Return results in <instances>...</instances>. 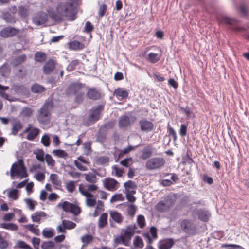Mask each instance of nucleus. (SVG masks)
Returning a JSON list of instances; mask_svg holds the SVG:
<instances>
[{"label":"nucleus","mask_w":249,"mask_h":249,"mask_svg":"<svg viewBox=\"0 0 249 249\" xmlns=\"http://www.w3.org/2000/svg\"><path fill=\"white\" fill-rule=\"evenodd\" d=\"M114 242L117 245L123 244L125 246H129V244L128 243V242H127L124 237L122 233L115 238Z\"/></svg>","instance_id":"obj_34"},{"label":"nucleus","mask_w":249,"mask_h":249,"mask_svg":"<svg viewBox=\"0 0 249 249\" xmlns=\"http://www.w3.org/2000/svg\"><path fill=\"white\" fill-rule=\"evenodd\" d=\"M31 90L35 93H41L45 90V88L37 83L34 84L31 87Z\"/></svg>","instance_id":"obj_31"},{"label":"nucleus","mask_w":249,"mask_h":249,"mask_svg":"<svg viewBox=\"0 0 249 249\" xmlns=\"http://www.w3.org/2000/svg\"><path fill=\"white\" fill-rule=\"evenodd\" d=\"M107 133L105 131L100 130L99 129V132L97 134V140L101 143H103L105 142L106 139Z\"/></svg>","instance_id":"obj_41"},{"label":"nucleus","mask_w":249,"mask_h":249,"mask_svg":"<svg viewBox=\"0 0 249 249\" xmlns=\"http://www.w3.org/2000/svg\"><path fill=\"white\" fill-rule=\"evenodd\" d=\"M93 240V237L90 234H86L83 236L81 238V241L85 245H87L88 244L92 242Z\"/></svg>","instance_id":"obj_49"},{"label":"nucleus","mask_w":249,"mask_h":249,"mask_svg":"<svg viewBox=\"0 0 249 249\" xmlns=\"http://www.w3.org/2000/svg\"><path fill=\"white\" fill-rule=\"evenodd\" d=\"M24 201L28 205V207L30 210H34L35 205L37 204L36 201H34L30 198H26L24 199Z\"/></svg>","instance_id":"obj_51"},{"label":"nucleus","mask_w":249,"mask_h":249,"mask_svg":"<svg viewBox=\"0 0 249 249\" xmlns=\"http://www.w3.org/2000/svg\"><path fill=\"white\" fill-rule=\"evenodd\" d=\"M193 214H196L198 218L203 222L208 221L211 216V213L204 208L194 210Z\"/></svg>","instance_id":"obj_10"},{"label":"nucleus","mask_w":249,"mask_h":249,"mask_svg":"<svg viewBox=\"0 0 249 249\" xmlns=\"http://www.w3.org/2000/svg\"><path fill=\"white\" fill-rule=\"evenodd\" d=\"M167 132L169 135L172 136L173 137L174 141H176L177 139L176 132L174 128L170 126L169 123L167 125Z\"/></svg>","instance_id":"obj_52"},{"label":"nucleus","mask_w":249,"mask_h":249,"mask_svg":"<svg viewBox=\"0 0 249 249\" xmlns=\"http://www.w3.org/2000/svg\"><path fill=\"white\" fill-rule=\"evenodd\" d=\"M63 225L64 228L66 229L71 230L74 229L76 224L74 222L69 220H63Z\"/></svg>","instance_id":"obj_45"},{"label":"nucleus","mask_w":249,"mask_h":249,"mask_svg":"<svg viewBox=\"0 0 249 249\" xmlns=\"http://www.w3.org/2000/svg\"><path fill=\"white\" fill-rule=\"evenodd\" d=\"M12 127L11 128V134L13 135H16L18 131L22 128V124L20 120L17 118H15L12 122Z\"/></svg>","instance_id":"obj_17"},{"label":"nucleus","mask_w":249,"mask_h":249,"mask_svg":"<svg viewBox=\"0 0 249 249\" xmlns=\"http://www.w3.org/2000/svg\"><path fill=\"white\" fill-rule=\"evenodd\" d=\"M165 160L160 157H153L147 160L145 168L148 170H155L161 168L164 165Z\"/></svg>","instance_id":"obj_4"},{"label":"nucleus","mask_w":249,"mask_h":249,"mask_svg":"<svg viewBox=\"0 0 249 249\" xmlns=\"http://www.w3.org/2000/svg\"><path fill=\"white\" fill-rule=\"evenodd\" d=\"M109 158L107 156H100L96 159V163L99 165H104L109 162Z\"/></svg>","instance_id":"obj_46"},{"label":"nucleus","mask_w":249,"mask_h":249,"mask_svg":"<svg viewBox=\"0 0 249 249\" xmlns=\"http://www.w3.org/2000/svg\"><path fill=\"white\" fill-rule=\"evenodd\" d=\"M42 235L46 238H50L54 235V233L52 230H47L46 229H44L42 231Z\"/></svg>","instance_id":"obj_62"},{"label":"nucleus","mask_w":249,"mask_h":249,"mask_svg":"<svg viewBox=\"0 0 249 249\" xmlns=\"http://www.w3.org/2000/svg\"><path fill=\"white\" fill-rule=\"evenodd\" d=\"M39 132V129L38 128L32 127L31 130L27 135V139L28 140L33 141L38 135Z\"/></svg>","instance_id":"obj_30"},{"label":"nucleus","mask_w":249,"mask_h":249,"mask_svg":"<svg viewBox=\"0 0 249 249\" xmlns=\"http://www.w3.org/2000/svg\"><path fill=\"white\" fill-rule=\"evenodd\" d=\"M49 15L51 19L55 22L62 21L64 17L70 21L74 20L76 18V12L73 0L60 2L57 5L56 11H51Z\"/></svg>","instance_id":"obj_1"},{"label":"nucleus","mask_w":249,"mask_h":249,"mask_svg":"<svg viewBox=\"0 0 249 249\" xmlns=\"http://www.w3.org/2000/svg\"><path fill=\"white\" fill-rule=\"evenodd\" d=\"M41 142L46 147H48L50 144V140L49 137L45 134L44 135L41 140Z\"/></svg>","instance_id":"obj_60"},{"label":"nucleus","mask_w":249,"mask_h":249,"mask_svg":"<svg viewBox=\"0 0 249 249\" xmlns=\"http://www.w3.org/2000/svg\"><path fill=\"white\" fill-rule=\"evenodd\" d=\"M107 217L108 215L107 213H102L100 216L99 217L98 220V227L100 228H103L104 227L107 223Z\"/></svg>","instance_id":"obj_28"},{"label":"nucleus","mask_w":249,"mask_h":249,"mask_svg":"<svg viewBox=\"0 0 249 249\" xmlns=\"http://www.w3.org/2000/svg\"><path fill=\"white\" fill-rule=\"evenodd\" d=\"M12 89L16 93L19 95H25L28 92V89L23 85H14Z\"/></svg>","instance_id":"obj_24"},{"label":"nucleus","mask_w":249,"mask_h":249,"mask_svg":"<svg viewBox=\"0 0 249 249\" xmlns=\"http://www.w3.org/2000/svg\"><path fill=\"white\" fill-rule=\"evenodd\" d=\"M118 124L121 128L129 126L131 125L130 117L125 115L121 116L119 119Z\"/></svg>","instance_id":"obj_23"},{"label":"nucleus","mask_w":249,"mask_h":249,"mask_svg":"<svg viewBox=\"0 0 249 249\" xmlns=\"http://www.w3.org/2000/svg\"><path fill=\"white\" fill-rule=\"evenodd\" d=\"M58 206H62L64 211L72 213L75 215H78L81 212L80 207L68 201H65L63 204L59 203Z\"/></svg>","instance_id":"obj_6"},{"label":"nucleus","mask_w":249,"mask_h":249,"mask_svg":"<svg viewBox=\"0 0 249 249\" xmlns=\"http://www.w3.org/2000/svg\"><path fill=\"white\" fill-rule=\"evenodd\" d=\"M181 227L183 231L189 234L194 235L196 232V225L190 220H183L181 222Z\"/></svg>","instance_id":"obj_7"},{"label":"nucleus","mask_w":249,"mask_h":249,"mask_svg":"<svg viewBox=\"0 0 249 249\" xmlns=\"http://www.w3.org/2000/svg\"><path fill=\"white\" fill-rule=\"evenodd\" d=\"M114 94L116 97H120L123 99L128 97L129 93L125 89L118 88L114 90Z\"/></svg>","instance_id":"obj_25"},{"label":"nucleus","mask_w":249,"mask_h":249,"mask_svg":"<svg viewBox=\"0 0 249 249\" xmlns=\"http://www.w3.org/2000/svg\"><path fill=\"white\" fill-rule=\"evenodd\" d=\"M11 71L10 65L7 62H5L0 67V75L2 77H9L11 73Z\"/></svg>","instance_id":"obj_19"},{"label":"nucleus","mask_w":249,"mask_h":249,"mask_svg":"<svg viewBox=\"0 0 249 249\" xmlns=\"http://www.w3.org/2000/svg\"><path fill=\"white\" fill-rule=\"evenodd\" d=\"M115 121L114 120H112L110 121H108L106 123H105L100 128L101 131H105L107 129H111L113 128L115 125Z\"/></svg>","instance_id":"obj_35"},{"label":"nucleus","mask_w":249,"mask_h":249,"mask_svg":"<svg viewBox=\"0 0 249 249\" xmlns=\"http://www.w3.org/2000/svg\"><path fill=\"white\" fill-rule=\"evenodd\" d=\"M83 175L85 176V179L87 181L90 183L95 182L96 176L95 175L91 173H89L88 174H84Z\"/></svg>","instance_id":"obj_50"},{"label":"nucleus","mask_w":249,"mask_h":249,"mask_svg":"<svg viewBox=\"0 0 249 249\" xmlns=\"http://www.w3.org/2000/svg\"><path fill=\"white\" fill-rule=\"evenodd\" d=\"M104 107L101 105L93 107L91 110L90 115L89 117V121L92 123H94L98 121L101 117V113Z\"/></svg>","instance_id":"obj_8"},{"label":"nucleus","mask_w":249,"mask_h":249,"mask_svg":"<svg viewBox=\"0 0 249 249\" xmlns=\"http://www.w3.org/2000/svg\"><path fill=\"white\" fill-rule=\"evenodd\" d=\"M110 217L117 223H121L123 220V217L121 214L117 211L112 212L110 213Z\"/></svg>","instance_id":"obj_29"},{"label":"nucleus","mask_w":249,"mask_h":249,"mask_svg":"<svg viewBox=\"0 0 249 249\" xmlns=\"http://www.w3.org/2000/svg\"><path fill=\"white\" fill-rule=\"evenodd\" d=\"M69 48L72 50H80L83 49L85 47V45L83 43H81L77 40H74L71 42L68 43Z\"/></svg>","instance_id":"obj_26"},{"label":"nucleus","mask_w":249,"mask_h":249,"mask_svg":"<svg viewBox=\"0 0 249 249\" xmlns=\"http://www.w3.org/2000/svg\"><path fill=\"white\" fill-rule=\"evenodd\" d=\"M125 190L127 191L129 189H135L136 188V185L135 183L132 180H128L125 182L124 185Z\"/></svg>","instance_id":"obj_54"},{"label":"nucleus","mask_w":249,"mask_h":249,"mask_svg":"<svg viewBox=\"0 0 249 249\" xmlns=\"http://www.w3.org/2000/svg\"><path fill=\"white\" fill-rule=\"evenodd\" d=\"M18 190L17 189H14L8 192V197L13 200H16L18 199Z\"/></svg>","instance_id":"obj_57"},{"label":"nucleus","mask_w":249,"mask_h":249,"mask_svg":"<svg viewBox=\"0 0 249 249\" xmlns=\"http://www.w3.org/2000/svg\"><path fill=\"white\" fill-rule=\"evenodd\" d=\"M153 152V148L151 144H148L144 147L141 155V158L143 160H146L150 158Z\"/></svg>","instance_id":"obj_16"},{"label":"nucleus","mask_w":249,"mask_h":249,"mask_svg":"<svg viewBox=\"0 0 249 249\" xmlns=\"http://www.w3.org/2000/svg\"><path fill=\"white\" fill-rule=\"evenodd\" d=\"M26 59V55L22 54L16 57L13 60V65L14 67H17L23 63Z\"/></svg>","instance_id":"obj_32"},{"label":"nucleus","mask_w":249,"mask_h":249,"mask_svg":"<svg viewBox=\"0 0 249 249\" xmlns=\"http://www.w3.org/2000/svg\"><path fill=\"white\" fill-rule=\"evenodd\" d=\"M118 183V182L114 178H107L105 180L104 186L107 189L113 191L116 189Z\"/></svg>","instance_id":"obj_21"},{"label":"nucleus","mask_w":249,"mask_h":249,"mask_svg":"<svg viewBox=\"0 0 249 249\" xmlns=\"http://www.w3.org/2000/svg\"><path fill=\"white\" fill-rule=\"evenodd\" d=\"M122 166L125 167H129L130 165L132 163V158L129 157L125 158L120 162Z\"/></svg>","instance_id":"obj_53"},{"label":"nucleus","mask_w":249,"mask_h":249,"mask_svg":"<svg viewBox=\"0 0 249 249\" xmlns=\"http://www.w3.org/2000/svg\"><path fill=\"white\" fill-rule=\"evenodd\" d=\"M221 22L224 24L229 25L230 28L235 32H239L240 31H244V28L240 27L239 21L234 18H230L228 16H223L222 17Z\"/></svg>","instance_id":"obj_5"},{"label":"nucleus","mask_w":249,"mask_h":249,"mask_svg":"<svg viewBox=\"0 0 249 249\" xmlns=\"http://www.w3.org/2000/svg\"><path fill=\"white\" fill-rule=\"evenodd\" d=\"M18 14L21 17L26 18L29 16V10L25 6H19Z\"/></svg>","instance_id":"obj_39"},{"label":"nucleus","mask_w":249,"mask_h":249,"mask_svg":"<svg viewBox=\"0 0 249 249\" xmlns=\"http://www.w3.org/2000/svg\"><path fill=\"white\" fill-rule=\"evenodd\" d=\"M34 24L42 25L48 21V15L44 12H38L32 18Z\"/></svg>","instance_id":"obj_9"},{"label":"nucleus","mask_w":249,"mask_h":249,"mask_svg":"<svg viewBox=\"0 0 249 249\" xmlns=\"http://www.w3.org/2000/svg\"><path fill=\"white\" fill-rule=\"evenodd\" d=\"M1 18L9 24H14L16 21L15 16L9 12H3L1 16Z\"/></svg>","instance_id":"obj_20"},{"label":"nucleus","mask_w":249,"mask_h":249,"mask_svg":"<svg viewBox=\"0 0 249 249\" xmlns=\"http://www.w3.org/2000/svg\"><path fill=\"white\" fill-rule=\"evenodd\" d=\"M148 61L151 63H156L159 60V58L158 57V54L153 53H150L148 55Z\"/></svg>","instance_id":"obj_48"},{"label":"nucleus","mask_w":249,"mask_h":249,"mask_svg":"<svg viewBox=\"0 0 249 249\" xmlns=\"http://www.w3.org/2000/svg\"><path fill=\"white\" fill-rule=\"evenodd\" d=\"M174 244V240L172 238H167L161 240L159 243V249H170Z\"/></svg>","instance_id":"obj_18"},{"label":"nucleus","mask_w":249,"mask_h":249,"mask_svg":"<svg viewBox=\"0 0 249 249\" xmlns=\"http://www.w3.org/2000/svg\"><path fill=\"white\" fill-rule=\"evenodd\" d=\"M46 216V213L43 211H37L31 215V218L34 222H39L41 220V217H45Z\"/></svg>","instance_id":"obj_27"},{"label":"nucleus","mask_w":249,"mask_h":249,"mask_svg":"<svg viewBox=\"0 0 249 249\" xmlns=\"http://www.w3.org/2000/svg\"><path fill=\"white\" fill-rule=\"evenodd\" d=\"M82 87V84L78 83H74L71 84L68 87L66 92L69 95H75L79 92Z\"/></svg>","instance_id":"obj_15"},{"label":"nucleus","mask_w":249,"mask_h":249,"mask_svg":"<svg viewBox=\"0 0 249 249\" xmlns=\"http://www.w3.org/2000/svg\"><path fill=\"white\" fill-rule=\"evenodd\" d=\"M46 54L42 52H37L35 54V59L38 62H43L45 60Z\"/></svg>","instance_id":"obj_38"},{"label":"nucleus","mask_w":249,"mask_h":249,"mask_svg":"<svg viewBox=\"0 0 249 249\" xmlns=\"http://www.w3.org/2000/svg\"><path fill=\"white\" fill-rule=\"evenodd\" d=\"M51 182L54 185L61 186V182L59 179L58 176L56 174H51L50 176Z\"/></svg>","instance_id":"obj_40"},{"label":"nucleus","mask_w":249,"mask_h":249,"mask_svg":"<svg viewBox=\"0 0 249 249\" xmlns=\"http://www.w3.org/2000/svg\"><path fill=\"white\" fill-rule=\"evenodd\" d=\"M86 95L87 97L92 100H97L102 98V94L99 90L95 88H88Z\"/></svg>","instance_id":"obj_12"},{"label":"nucleus","mask_w":249,"mask_h":249,"mask_svg":"<svg viewBox=\"0 0 249 249\" xmlns=\"http://www.w3.org/2000/svg\"><path fill=\"white\" fill-rule=\"evenodd\" d=\"M137 210L136 207L134 205H131L128 208V215L133 217L135 214Z\"/></svg>","instance_id":"obj_64"},{"label":"nucleus","mask_w":249,"mask_h":249,"mask_svg":"<svg viewBox=\"0 0 249 249\" xmlns=\"http://www.w3.org/2000/svg\"><path fill=\"white\" fill-rule=\"evenodd\" d=\"M156 209L160 212H165L169 210L163 201L159 202L156 206Z\"/></svg>","instance_id":"obj_33"},{"label":"nucleus","mask_w":249,"mask_h":249,"mask_svg":"<svg viewBox=\"0 0 249 249\" xmlns=\"http://www.w3.org/2000/svg\"><path fill=\"white\" fill-rule=\"evenodd\" d=\"M25 227L27 230H28L29 231H30L36 235H39L40 234L39 229L37 228L34 227L33 224H30L25 225Z\"/></svg>","instance_id":"obj_47"},{"label":"nucleus","mask_w":249,"mask_h":249,"mask_svg":"<svg viewBox=\"0 0 249 249\" xmlns=\"http://www.w3.org/2000/svg\"><path fill=\"white\" fill-rule=\"evenodd\" d=\"M0 227L13 231H17L18 229V226L14 223H1L0 224Z\"/></svg>","instance_id":"obj_36"},{"label":"nucleus","mask_w":249,"mask_h":249,"mask_svg":"<svg viewBox=\"0 0 249 249\" xmlns=\"http://www.w3.org/2000/svg\"><path fill=\"white\" fill-rule=\"evenodd\" d=\"M19 33V30L18 29H16L14 27H6L3 28L0 32V36L4 38H7L12 37Z\"/></svg>","instance_id":"obj_11"},{"label":"nucleus","mask_w":249,"mask_h":249,"mask_svg":"<svg viewBox=\"0 0 249 249\" xmlns=\"http://www.w3.org/2000/svg\"><path fill=\"white\" fill-rule=\"evenodd\" d=\"M175 197L171 196H168L165 198L163 201L170 209L175 204Z\"/></svg>","instance_id":"obj_37"},{"label":"nucleus","mask_w":249,"mask_h":249,"mask_svg":"<svg viewBox=\"0 0 249 249\" xmlns=\"http://www.w3.org/2000/svg\"><path fill=\"white\" fill-rule=\"evenodd\" d=\"M133 244L136 248H142L143 246L142 238L139 236H136L133 241Z\"/></svg>","instance_id":"obj_43"},{"label":"nucleus","mask_w":249,"mask_h":249,"mask_svg":"<svg viewBox=\"0 0 249 249\" xmlns=\"http://www.w3.org/2000/svg\"><path fill=\"white\" fill-rule=\"evenodd\" d=\"M55 247V244L53 241H44L41 245L42 249H53Z\"/></svg>","instance_id":"obj_44"},{"label":"nucleus","mask_w":249,"mask_h":249,"mask_svg":"<svg viewBox=\"0 0 249 249\" xmlns=\"http://www.w3.org/2000/svg\"><path fill=\"white\" fill-rule=\"evenodd\" d=\"M136 229L137 226L135 225H133L127 226V227L125 230H124V229L122 230L123 231H124V232L123 233H122V235H123L124 237V238L126 239L127 242H128V243L129 245L130 243L131 238L135 233V230Z\"/></svg>","instance_id":"obj_13"},{"label":"nucleus","mask_w":249,"mask_h":249,"mask_svg":"<svg viewBox=\"0 0 249 249\" xmlns=\"http://www.w3.org/2000/svg\"><path fill=\"white\" fill-rule=\"evenodd\" d=\"M136 147H137V146H129L124 148L123 150L121 151L120 153L119 154V157H120L122 155L129 153L130 151L135 149Z\"/></svg>","instance_id":"obj_58"},{"label":"nucleus","mask_w":249,"mask_h":249,"mask_svg":"<svg viewBox=\"0 0 249 249\" xmlns=\"http://www.w3.org/2000/svg\"><path fill=\"white\" fill-rule=\"evenodd\" d=\"M53 154L59 158H66L68 156L67 153L62 149H55L53 150Z\"/></svg>","instance_id":"obj_42"},{"label":"nucleus","mask_w":249,"mask_h":249,"mask_svg":"<svg viewBox=\"0 0 249 249\" xmlns=\"http://www.w3.org/2000/svg\"><path fill=\"white\" fill-rule=\"evenodd\" d=\"M53 107V103L52 100L46 101L38 111L37 120L43 124H48L51 119V111Z\"/></svg>","instance_id":"obj_2"},{"label":"nucleus","mask_w":249,"mask_h":249,"mask_svg":"<svg viewBox=\"0 0 249 249\" xmlns=\"http://www.w3.org/2000/svg\"><path fill=\"white\" fill-rule=\"evenodd\" d=\"M21 114L23 116L29 117L32 115L33 110L30 107H24L22 110Z\"/></svg>","instance_id":"obj_59"},{"label":"nucleus","mask_w":249,"mask_h":249,"mask_svg":"<svg viewBox=\"0 0 249 249\" xmlns=\"http://www.w3.org/2000/svg\"><path fill=\"white\" fill-rule=\"evenodd\" d=\"M141 130L143 132H150L153 130L154 124L151 121L143 119L139 121Z\"/></svg>","instance_id":"obj_14"},{"label":"nucleus","mask_w":249,"mask_h":249,"mask_svg":"<svg viewBox=\"0 0 249 249\" xmlns=\"http://www.w3.org/2000/svg\"><path fill=\"white\" fill-rule=\"evenodd\" d=\"M55 63L53 60L47 61L43 67V72L45 74H50L55 68Z\"/></svg>","instance_id":"obj_22"},{"label":"nucleus","mask_w":249,"mask_h":249,"mask_svg":"<svg viewBox=\"0 0 249 249\" xmlns=\"http://www.w3.org/2000/svg\"><path fill=\"white\" fill-rule=\"evenodd\" d=\"M79 61L78 60H72L67 66V70L68 71H71L75 69L76 67L78 65Z\"/></svg>","instance_id":"obj_55"},{"label":"nucleus","mask_w":249,"mask_h":249,"mask_svg":"<svg viewBox=\"0 0 249 249\" xmlns=\"http://www.w3.org/2000/svg\"><path fill=\"white\" fill-rule=\"evenodd\" d=\"M10 175L12 178L15 175L20 177L21 178L28 177V175L22 159L18 160L12 164L10 170Z\"/></svg>","instance_id":"obj_3"},{"label":"nucleus","mask_w":249,"mask_h":249,"mask_svg":"<svg viewBox=\"0 0 249 249\" xmlns=\"http://www.w3.org/2000/svg\"><path fill=\"white\" fill-rule=\"evenodd\" d=\"M137 223L141 228H143L145 225L144 216L139 215L137 217Z\"/></svg>","instance_id":"obj_63"},{"label":"nucleus","mask_w":249,"mask_h":249,"mask_svg":"<svg viewBox=\"0 0 249 249\" xmlns=\"http://www.w3.org/2000/svg\"><path fill=\"white\" fill-rule=\"evenodd\" d=\"M75 188V182L74 181H70L66 184V189L70 193H72L74 191Z\"/></svg>","instance_id":"obj_61"},{"label":"nucleus","mask_w":249,"mask_h":249,"mask_svg":"<svg viewBox=\"0 0 249 249\" xmlns=\"http://www.w3.org/2000/svg\"><path fill=\"white\" fill-rule=\"evenodd\" d=\"M94 30V26L91 23V22L89 21H88L86 22L85 28H84V32L86 33L89 34L92 32Z\"/></svg>","instance_id":"obj_56"}]
</instances>
